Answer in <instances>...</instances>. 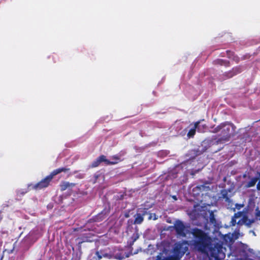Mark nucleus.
I'll list each match as a JSON object with an SVG mask.
<instances>
[{
	"label": "nucleus",
	"mask_w": 260,
	"mask_h": 260,
	"mask_svg": "<svg viewBox=\"0 0 260 260\" xmlns=\"http://www.w3.org/2000/svg\"><path fill=\"white\" fill-rule=\"evenodd\" d=\"M194 238V246L198 251L205 252L211 245V238L204 231L197 228L192 229L191 232Z\"/></svg>",
	"instance_id": "obj_1"
},
{
	"label": "nucleus",
	"mask_w": 260,
	"mask_h": 260,
	"mask_svg": "<svg viewBox=\"0 0 260 260\" xmlns=\"http://www.w3.org/2000/svg\"><path fill=\"white\" fill-rule=\"evenodd\" d=\"M222 127L221 137L216 141L215 144H221L229 141L235 133L236 127L232 122L229 121L223 122Z\"/></svg>",
	"instance_id": "obj_2"
},
{
	"label": "nucleus",
	"mask_w": 260,
	"mask_h": 260,
	"mask_svg": "<svg viewBox=\"0 0 260 260\" xmlns=\"http://www.w3.org/2000/svg\"><path fill=\"white\" fill-rule=\"evenodd\" d=\"M254 222V219H248L246 212L244 211H239L235 213L232 217L231 225L232 226H235L237 224L239 226L246 225L248 226H250Z\"/></svg>",
	"instance_id": "obj_3"
},
{
	"label": "nucleus",
	"mask_w": 260,
	"mask_h": 260,
	"mask_svg": "<svg viewBox=\"0 0 260 260\" xmlns=\"http://www.w3.org/2000/svg\"><path fill=\"white\" fill-rule=\"evenodd\" d=\"M186 241H182L175 243L173 251L177 258H181L188 250Z\"/></svg>",
	"instance_id": "obj_4"
},
{
	"label": "nucleus",
	"mask_w": 260,
	"mask_h": 260,
	"mask_svg": "<svg viewBox=\"0 0 260 260\" xmlns=\"http://www.w3.org/2000/svg\"><path fill=\"white\" fill-rule=\"evenodd\" d=\"M174 228L177 234L183 237H186L188 233L187 228L189 226H186L181 220H177L174 223Z\"/></svg>",
	"instance_id": "obj_5"
},
{
	"label": "nucleus",
	"mask_w": 260,
	"mask_h": 260,
	"mask_svg": "<svg viewBox=\"0 0 260 260\" xmlns=\"http://www.w3.org/2000/svg\"><path fill=\"white\" fill-rule=\"evenodd\" d=\"M53 178L50 176V175L46 176L45 178L41 180L40 182L37 183L32 185L30 184L28 185V187H31V189L35 190H40L43 188L47 187L50 182L51 181Z\"/></svg>",
	"instance_id": "obj_6"
},
{
	"label": "nucleus",
	"mask_w": 260,
	"mask_h": 260,
	"mask_svg": "<svg viewBox=\"0 0 260 260\" xmlns=\"http://www.w3.org/2000/svg\"><path fill=\"white\" fill-rule=\"evenodd\" d=\"M102 162H105L106 165H114L116 163L115 162L110 161L107 159L106 156L104 155H101L92 162L90 166V168H93L98 167Z\"/></svg>",
	"instance_id": "obj_7"
},
{
	"label": "nucleus",
	"mask_w": 260,
	"mask_h": 260,
	"mask_svg": "<svg viewBox=\"0 0 260 260\" xmlns=\"http://www.w3.org/2000/svg\"><path fill=\"white\" fill-rule=\"evenodd\" d=\"M76 184L74 183H70L68 181H62L60 184V189L61 191H63L67 189H71L75 186Z\"/></svg>",
	"instance_id": "obj_8"
},
{
	"label": "nucleus",
	"mask_w": 260,
	"mask_h": 260,
	"mask_svg": "<svg viewBox=\"0 0 260 260\" xmlns=\"http://www.w3.org/2000/svg\"><path fill=\"white\" fill-rule=\"evenodd\" d=\"M70 170V169L68 168H66V167L59 168L56 169L55 170H54L51 173V174L50 175L53 178L54 176H55L59 173H61V172L66 173V172L69 171Z\"/></svg>",
	"instance_id": "obj_9"
},
{
	"label": "nucleus",
	"mask_w": 260,
	"mask_h": 260,
	"mask_svg": "<svg viewBox=\"0 0 260 260\" xmlns=\"http://www.w3.org/2000/svg\"><path fill=\"white\" fill-rule=\"evenodd\" d=\"M195 190L200 191V192L202 191H207L210 190V188L209 186H207L206 184L198 185L194 188H193V191Z\"/></svg>",
	"instance_id": "obj_10"
},
{
	"label": "nucleus",
	"mask_w": 260,
	"mask_h": 260,
	"mask_svg": "<svg viewBox=\"0 0 260 260\" xmlns=\"http://www.w3.org/2000/svg\"><path fill=\"white\" fill-rule=\"evenodd\" d=\"M214 64L223 66L225 67L230 66V61L226 60H223L222 59H217L213 61Z\"/></svg>",
	"instance_id": "obj_11"
},
{
	"label": "nucleus",
	"mask_w": 260,
	"mask_h": 260,
	"mask_svg": "<svg viewBox=\"0 0 260 260\" xmlns=\"http://www.w3.org/2000/svg\"><path fill=\"white\" fill-rule=\"evenodd\" d=\"M144 220V217L141 213H137L135 215L134 224H140L143 222Z\"/></svg>",
	"instance_id": "obj_12"
},
{
	"label": "nucleus",
	"mask_w": 260,
	"mask_h": 260,
	"mask_svg": "<svg viewBox=\"0 0 260 260\" xmlns=\"http://www.w3.org/2000/svg\"><path fill=\"white\" fill-rule=\"evenodd\" d=\"M200 123L199 121L196 122L194 123V126L193 128H191L187 133V136L189 138L193 137L196 134V129Z\"/></svg>",
	"instance_id": "obj_13"
},
{
	"label": "nucleus",
	"mask_w": 260,
	"mask_h": 260,
	"mask_svg": "<svg viewBox=\"0 0 260 260\" xmlns=\"http://www.w3.org/2000/svg\"><path fill=\"white\" fill-rule=\"evenodd\" d=\"M258 180V178L256 177L252 178L250 181L247 183L245 185V187L247 188H250L254 186Z\"/></svg>",
	"instance_id": "obj_14"
},
{
	"label": "nucleus",
	"mask_w": 260,
	"mask_h": 260,
	"mask_svg": "<svg viewBox=\"0 0 260 260\" xmlns=\"http://www.w3.org/2000/svg\"><path fill=\"white\" fill-rule=\"evenodd\" d=\"M229 191H230V190H228L226 189H222L220 191V194L221 195V198L224 199L226 202H228L230 200L228 197V193Z\"/></svg>",
	"instance_id": "obj_15"
},
{
	"label": "nucleus",
	"mask_w": 260,
	"mask_h": 260,
	"mask_svg": "<svg viewBox=\"0 0 260 260\" xmlns=\"http://www.w3.org/2000/svg\"><path fill=\"white\" fill-rule=\"evenodd\" d=\"M149 208H143L141 207L139 208L138 212L139 213H141V214L142 215V216L144 217L145 215L148 214V210Z\"/></svg>",
	"instance_id": "obj_16"
},
{
	"label": "nucleus",
	"mask_w": 260,
	"mask_h": 260,
	"mask_svg": "<svg viewBox=\"0 0 260 260\" xmlns=\"http://www.w3.org/2000/svg\"><path fill=\"white\" fill-rule=\"evenodd\" d=\"M209 219H210V222L211 223L214 224H216V220L215 219L214 213L212 211H211L210 213Z\"/></svg>",
	"instance_id": "obj_17"
},
{
	"label": "nucleus",
	"mask_w": 260,
	"mask_h": 260,
	"mask_svg": "<svg viewBox=\"0 0 260 260\" xmlns=\"http://www.w3.org/2000/svg\"><path fill=\"white\" fill-rule=\"evenodd\" d=\"M223 76L226 77V78H231L235 76V73H234V72H233V70H232L228 72H225L223 74Z\"/></svg>",
	"instance_id": "obj_18"
},
{
	"label": "nucleus",
	"mask_w": 260,
	"mask_h": 260,
	"mask_svg": "<svg viewBox=\"0 0 260 260\" xmlns=\"http://www.w3.org/2000/svg\"><path fill=\"white\" fill-rule=\"evenodd\" d=\"M232 70L233 72H234V73H235V75L239 73H240L242 71V68L240 66L233 68Z\"/></svg>",
	"instance_id": "obj_19"
},
{
	"label": "nucleus",
	"mask_w": 260,
	"mask_h": 260,
	"mask_svg": "<svg viewBox=\"0 0 260 260\" xmlns=\"http://www.w3.org/2000/svg\"><path fill=\"white\" fill-rule=\"evenodd\" d=\"M222 126H223V122L220 123L219 125H218L215 128H214V130H213V132L216 133L221 131Z\"/></svg>",
	"instance_id": "obj_20"
},
{
	"label": "nucleus",
	"mask_w": 260,
	"mask_h": 260,
	"mask_svg": "<svg viewBox=\"0 0 260 260\" xmlns=\"http://www.w3.org/2000/svg\"><path fill=\"white\" fill-rule=\"evenodd\" d=\"M255 210V218L256 219L260 220V210H259L258 207H257Z\"/></svg>",
	"instance_id": "obj_21"
},
{
	"label": "nucleus",
	"mask_w": 260,
	"mask_h": 260,
	"mask_svg": "<svg viewBox=\"0 0 260 260\" xmlns=\"http://www.w3.org/2000/svg\"><path fill=\"white\" fill-rule=\"evenodd\" d=\"M178 258L175 256H169L164 258L162 260H178Z\"/></svg>",
	"instance_id": "obj_22"
},
{
	"label": "nucleus",
	"mask_w": 260,
	"mask_h": 260,
	"mask_svg": "<svg viewBox=\"0 0 260 260\" xmlns=\"http://www.w3.org/2000/svg\"><path fill=\"white\" fill-rule=\"evenodd\" d=\"M27 192V190H25V191L19 190L17 192V194L20 195V196H23Z\"/></svg>",
	"instance_id": "obj_23"
},
{
	"label": "nucleus",
	"mask_w": 260,
	"mask_h": 260,
	"mask_svg": "<svg viewBox=\"0 0 260 260\" xmlns=\"http://www.w3.org/2000/svg\"><path fill=\"white\" fill-rule=\"evenodd\" d=\"M100 174H95L94 175V180L93 181V183H95L96 182V181H97L98 179L99 178V177H100Z\"/></svg>",
	"instance_id": "obj_24"
},
{
	"label": "nucleus",
	"mask_w": 260,
	"mask_h": 260,
	"mask_svg": "<svg viewBox=\"0 0 260 260\" xmlns=\"http://www.w3.org/2000/svg\"><path fill=\"white\" fill-rule=\"evenodd\" d=\"M227 55H228L229 57H231V54H233V52L231 51L228 50L226 51Z\"/></svg>",
	"instance_id": "obj_25"
},
{
	"label": "nucleus",
	"mask_w": 260,
	"mask_h": 260,
	"mask_svg": "<svg viewBox=\"0 0 260 260\" xmlns=\"http://www.w3.org/2000/svg\"><path fill=\"white\" fill-rule=\"evenodd\" d=\"M243 206V204H237L236 207L238 209H240L241 207H242Z\"/></svg>",
	"instance_id": "obj_26"
},
{
	"label": "nucleus",
	"mask_w": 260,
	"mask_h": 260,
	"mask_svg": "<svg viewBox=\"0 0 260 260\" xmlns=\"http://www.w3.org/2000/svg\"><path fill=\"white\" fill-rule=\"evenodd\" d=\"M139 236H136V237H135L133 239V242H134L135 241H136L137 240V239L138 238Z\"/></svg>",
	"instance_id": "obj_27"
},
{
	"label": "nucleus",
	"mask_w": 260,
	"mask_h": 260,
	"mask_svg": "<svg viewBox=\"0 0 260 260\" xmlns=\"http://www.w3.org/2000/svg\"><path fill=\"white\" fill-rule=\"evenodd\" d=\"M103 215V212H101L98 215V217H101Z\"/></svg>",
	"instance_id": "obj_28"
},
{
	"label": "nucleus",
	"mask_w": 260,
	"mask_h": 260,
	"mask_svg": "<svg viewBox=\"0 0 260 260\" xmlns=\"http://www.w3.org/2000/svg\"><path fill=\"white\" fill-rule=\"evenodd\" d=\"M173 198L174 199H175V200H176V199H177V198H176V197L175 196H174L173 197Z\"/></svg>",
	"instance_id": "obj_29"
},
{
	"label": "nucleus",
	"mask_w": 260,
	"mask_h": 260,
	"mask_svg": "<svg viewBox=\"0 0 260 260\" xmlns=\"http://www.w3.org/2000/svg\"><path fill=\"white\" fill-rule=\"evenodd\" d=\"M78 172V171H75L73 173L75 174L77 173Z\"/></svg>",
	"instance_id": "obj_30"
},
{
	"label": "nucleus",
	"mask_w": 260,
	"mask_h": 260,
	"mask_svg": "<svg viewBox=\"0 0 260 260\" xmlns=\"http://www.w3.org/2000/svg\"><path fill=\"white\" fill-rule=\"evenodd\" d=\"M151 219V215L150 214V216H149V219Z\"/></svg>",
	"instance_id": "obj_31"
},
{
	"label": "nucleus",
	"mask_w": 260,
	"mask_h": 260,
	"mask_svg": "<svg viewBox=\"0 0 260 260\" xmlns=\"http://www.w3.org/2000/svg\"><path fill=\"white\" fill-rule=\"evenodd\" d=\"M198 205H196L194 206V208H196Z\"/></svg>",
	"instance_id": "obj_32"
},
{
	"label": "nucleus",
	"mask_w": 260,
	"mask_h": 260,
	"mask_svg": "<svg viewBox=\"0 0 260 260\" xmlns=\"http://www.w3.org/2000/svg\"><path fill=\"white\" fill-rule=\"evenodd\" d=\"M246 175H245V174L243 175L244 178L246 177Z\"/></svg>",
	"instance_id": "obj_33"
},
{
	"label": "nucleus",
	"mask_w": 260,
	"mask_h": 260,
	"mask_svg": "<svg viewBox=\"0 0 260 260\" xmlns=\"http://www.w3.org/2000/svg\"><path fill=\"white\" fill-rule=\"evenodd\" d=\"M248 260H254V259H251V258H249Z\"/></svg>",
	"instance_id": "obj_34"
}]
</instances>
